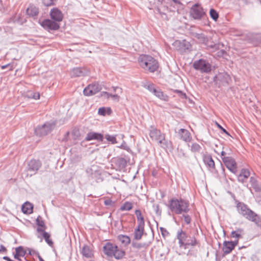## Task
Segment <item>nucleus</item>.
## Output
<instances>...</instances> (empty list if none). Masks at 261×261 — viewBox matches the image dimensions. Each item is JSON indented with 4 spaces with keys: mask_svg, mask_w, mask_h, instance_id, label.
Wrapping results in <instances>:
<instances>
[{
    "mask_svg": "<svg viewBox=\"0 0 261 261\" xmlns=\"http://www.w3.org/2000/svg\"><path fill=\"white\" fill-rule=\"evenodd\" d=\"M28 251H29V254H30V255H32V254H35L36 255V251H35V250H33L31 249H28Z\"/></svg>",
    "mask_w": 261,
    "mask_h": 261,
    "instance_id": "obj_59",
    "label": "nucleus"
},
{
    "mask_svg": "<svg viewBox=\"0 0 261 261\" xmlns=\"http://www.w3.org/2000/svg\"><path fill=\"white\" fill-rule=\"evenodd\" d=\"M234 248L230 241H225L223 242V251L225 254L230 253Z\"/></svg>",
    "mask_w": 261,
    "mask_h": 261,
    "instance_id": "obj_28",
    "label": "nucleus"
},
{
    "mask_svg": "<svg viewBox=\"0 0 261 261\" xmlns=\"http://www.w3.org/2000/svg\"><path fill=\"white\" fill-rule=\"evenodd\" d=\"M81 253L86 258H91L93 255V251L91 247L87 245H84L81 250Z\"/></svg>",
    "mask_w": 261,
    "mask_h": 261,
    "instance_id": "obj_23",
    "label": "nucleus"
},
{
    "mask_svg": "<svg viewBox=\"0 0 261 261\" xmlns=\"http://www.w3.org/2000/svg\"><path fill=\"white\" fill-rule=\"evenodd\" d=\"M3 258L4 259V260H7V261H12V259H11L9 257L7 256H5L3 257Z\"/></svg>",
    "mask_w": 261,
    "mask_h": 261,
    "instance_id": "obj_62",
    "label": "nucleus"
},
{
    "mask_svg": "<svg viewBox=\"0 0 261 261\" xmlns=\"http://www.w3.org/2000/svg\"><path fill=\"white\" fill-rule=\"evenodd\" d=\"M174 3L177 4H180L181 3L179 0H172Z\"/></svg>",
    "mask_w": 261,
    "mask_h": 261,
    "instance_id": "obj_64",
    "label": "nucleus"
},
{
    "mask_svg": "<svg viewBox=\"0 0 261 261\" xmlns=\"http://www.w3.org/2000/svg\"><path fill=\"white\" fill-rule=\"evenodd\" d=\"M88 72V70L85 68L75 67L71 70L70 74L72 77H80L87 75Z\"/></svg>",
    "mask_w": 261,
    "mask_h": 261,
    "instance_id": "obj_15",
    "label": "nucleus"
},
{
    "mask_svg": "<svg viewBox=\"0 0 261 261\" xmlns=\"http://www.w3.org/2000/svg\"><path fill=\"white\" fill-rule=\"evenodd\" d=\"M194 37L198 40L200 43L205 45L208 48L212 49L214 51L217 50L220 48L221 44L220 43H215L211 40V38L208 37L202 33H194L193 34Z\"/></svg>",
    "mask_w": 261,
    "mask_h": 261,
    "instance_id": "obj_4",
    "label": "nucleus"
},
{
    "mask_svg": "<svg viewBox=\"0 0 261 261\" xmlns=\"http://www.w3.org/2000/svg\"><path fill=\"white\" fill-rule=\"evenodd\" d=\"M249 182L251 185V188L256 192H260L261 191V182L258 181L254 176H251L249 179Z\"/></svg>",
    "mask_w": 261,
    "mask_h": 261,
    "instance_id": "obj_20",
    "label": "nucleus"
},
{
    "mask_svg": "<svg viewBox=\"0 0 261 261\" xmlns=\"http://www.w3.org/2000/svg\"><path fill=\"white\" fill-rule=\"evenodd\" d=\"M103 93L107 95L108 97H111L117 99H119V96L118 95V94H112L109 93L107 92H104Z\"/></svg>",
    "mask_w": 261,
    "mask_h": 261,
    "instance_id": "obj_53",
    "label": "nucleus"
},
{
    "mask_svg": "<svg viewBox=\"0 0 261 261\" xmlns=\"http://www.w3.org/2000/svg\"><path fill=\"white\" fill-rule=\"evenodd\" d=\"M189 201L181 198H172L169 201L170 210L177 215L189 212Z\"/></svg>",
    "mask_w": 261,
    "mask_h": 261,
    "instance_id": "obj_2",
    "label": "nucleus"
},
{
    "mask_svg": "<svg viewBox=\"0 0 261 261\" xmlns=\"http://www.w3.org/2000/svg\"><path fill=\"white\" fill-rule=\"evenodd\" d=\"M115 165L117 170H124L127 165L126 160L123 158H119L116 160Z\"/></svg>",
    "mask_w": 261,
    "mask_h": 261,
    "instance_id": "obj_22",
    "label": "nucleus"
},
{
    "mask_svg": "<svg viewBox=\"0 0 261 261\" xmlns=\"http://www.w3.org/2000/svg\"><path fill=\"white\" fill-rule=\"evenodd\" d=\"M161 147H162L164 149H169L172 147V143L171 141L166 139L165 138L164 139H163V143Z\"/></svg>",
    "mask_w": 261,
    "mask_h": 261,
    "instance_id": "obj_42",
    "label": "nucleus"
},
{
    "mask_svg": "<svg viewBox=\"0 0 261 261\" xmlns=\"http://www.w3.org/2000/svg\"><path fill=\"white\" fill-rule=\"evenodd\" d=\"M42 3L46 7L54 5V0H42Z\"/></svg>",
    "mask_w": 261,
    "mask_h": 261,
    "instance_id": "obj_48",
    "label": "nucleus"
},
{
    "mask_svg": "<svg viewBox=\"0 0 261 261\" xmlns=\"http://www.w3.org/2000/svg\"><path fill=\"white\" fill-rule=\"evenodd\" d=\"M244 234V231L242 228H238L236 230L231 232V237L233 238L239 239L242 238V236Z\"/></svg>",
    "mask_w": 261,
    "mask_h": 261,
    "instance_id": "obj_35",
    "label": "nucleus"
},
{
    "mask_svg": "<svg viewBox=\"0 0 261 261\" xmlns=\"http://www.w3.org/2000/svg\"><path fill=\"white\" fill-rule=\"evenodd\" d=\"M50 16L51 19L57 23L62 21L63 18L62 12L57 8H54L51 9Z\"/></svg>",
    "mask_w": 261,
    "mask_h": 261,
    "instance_id": "obj_14",
    "label": "nucleus"
},
{
    "mask_svg": "<svg viewBox=\"0 0 261 261\" xmlns=\"http://www.w3.org/2000/svg\"><path fill=\"white\" fill-rule=\"evenodd\" d=\"M113 91L114 92H118L120 93L122 92V89L121 88H119L118 87H113Z\"/></svg>",
    "mask_w": 261,
    "mask_h": 261,
    "instance_id": "obj_56",
    "label": "nucleus"
},
{
    "mask_svg": "<svg viewBox=\"0 0 261 261\" xmlns=\"http://www.w3.org/2000/svg\"><path fill=\"white\" fill-rule=\"evenodd\" d=\"M210 15L211 17L215 21H216L219 17L218 13L214 9H211L210 11Z\"/></svg>",
    "mask_w": 261,
    "mask_h": 261,
    "instance_id": "obj_44",
    "label": "nucleus"
},
{
    "mask_svg": "<svg viewBox=\"0 0 261 261\" xmlns=\"http://www.w3.org/2000/svg\"><path fill=\"white\" fill-rule=\"evenodd\" d=\"M203 160L204 164L209 168L214 169L215 168V162L212 157L210 154H205L203 156Z\"/></svg>",
    "mask_w": 261,
    "mask_h": 261,
    "instance_id": "obj_26",
    "label": "nucleus"
},
{
    "mask_svg": "<svg viewBox=\"0 0 261 261\" xmlns=\"http://www.w3.org/2000/svg\"><path fill=\"white\" fill-rule=\"evenodd\" d=\"M39 23L44 30L48 32L57 31L60 28L59 24L52 19H45L42 21L39 20Z\"/></svg>",
    "mask_w": 261,
    "mask_h": 261,
    "instance_id": "obj_9",
    "label": "nucleus"
},
{
    "mask_svg": "<svg viewBox=\"0 0 261 261\" xmlns=\"http://www.w3.org/2000/svg\"><path fill=\"white\" fill-rule=\"evenodd\" d=\"M144 231V226L138 225L135 229L134 239L139 240L142 238Z\"/></svg>",
    "mask_w": 261,
    "mask_h": 261,
    "instance_id": "obj_24",
    "label": "nucleus"
},
{
    "mask_svg": "<svg viewBox=\"0 0 261 261\" xmlns=\"http://www.w3.org/2000/svg\"><path fill=\"white\" fill-rule=\"evenodd\" d=\"M40 93L37 92H30L27 94V97L29 98H32L35 100L40 98Z\"/></svg>",
    "mask_w": 261,
    "mask_h": 261,
    "instance_id": "obj_40",
    "label": "nucleus"
},
{
    "mask_svg": "<svg viewBox=\"0 0 261 261\" xmlns=\"http://www.w3.org/2000/svg\"><path fill=\"white\" fill-rule=\"evenodd\" d=\"M142 86L152 94L154 93V92H155L156 89V88L154 87V84L148 82L142 83Z\"/></svg>",
    "mask_w": 261,
    "mask_h": 261,
    "instance_id": "obj_37",
    "label": "nucleus"
},
{
    "mask_svg": "<svg viewBox=\"0 0 261 261\" xmlns=\"http://www.w3.org/2000/svg\"><path fill=\"white\" fill-rule=\"evenodd\" d=\"M117 240L125 247L127 246L130 243L129 237L126 235L119 234L117 236Z\"/></svg>",
    "mask_w": 261,
    "mask_h": 261,
    "instance_id": "obj_29",
    "label": "nucleus"
},
{
    "mask_svg": "<svg viewBox=\"0 0 261 261\" xmlns=\"http://www.w3.org/2000/svg\"><path fill=\"white\" fill-rule=\"evenodd\" d=\"M248 220L254 222L257 226L261 227V219L254 212L252 213V215L251 214L248 218Z\"/></svg>",
    "mask_w": 261,
    "mask_h": 261,
    "instance_id": "obj_33",
    "label": "nucleus"
},
{
    "mask_svg": "<svg viewBox=\"0 0 261 261\" xmlns=\"http://www.w3.org/2000/svg\"><path fill=\"white\" fill-rule=\"evenodd\" d=\"M181 139L183 141L188 142L191 141L192 137L190 133L187 129L184 128H180L178 131Z\"/></svg>",
    "mask_w": 261,
    "mask_h": 261,
    "instance_id": "obj_21",
    "label": "nucleus"
},
{
    "mask_svg": "<svg viewBox=\"0 0 261 261\" xmlns=\"http://www.w3.org/2000/svg\"><path fill=\"white\" fill-rule=\"evenodd\" d=\"M250 172L247 169H242L239 174L238 175V181L244 184L250 176Z\"/></svg>",
    "mask_w": 261,
    "mask_h": 261,
    "instance_id": "obj_18",
    "label": "nucleus"
},
{
    "mask_svg": "<svg viewBox=\"0 0 261 261\" xmlns=\"http://www.w3.org/2000/svg\"><path fill=\"white\" fill-rule=\"evenodd\" d=\"M176 237L178 240L179 247H183L185 249L188 248L190 246L194 247L199 245L194 235L189 234L182 229L178 230Z\"/></svg>",
    "mask_w": 261,
    "mask_h": 261,
    "instance_id": "obj_1",
    "label": "nucleus"
},
{
    "mask_svg": "<svg viewBox=\"0 0 261 261\" xmlns=\"http://www.w3.org/2000/svg\"><path fill=\"white\" fill-rule=\"evenodd\" d=\"M190 14L193 19L201 20L205 15V12L199 4L196 3L191 8Z\"/></svg>",
    "mask_w": 261,
    "mask_h": 261,
    "instance_id": "obj_8",
    "label": "nucleus"
},
{
    "mask_svg": "<svg viewBox=\"0 0 261 261\" xmlns=\"http://www.w3.org/2000/svg\"><path fill=\"white\" fill-rule=\"evenodd\" d=\"M111 112V110L109 108L106 109L105 107H101L98 109V114L101 116H105L107 113L110 114Z\"/></svg>",
    "mask_w": 261,
    "mask_h": 261,
    "instance_id": "obj_41",
    "label": "nucleus"
},
{
    "mask_svg": "<svg viewBox=\"0 0 261 261\" xmlns=\"http://www.w3.org/2000/svg\"><path fill=\"white\" fill-rule=\"evenodd\" d=\"M36 224L41 227H45L44 221L42 220L40 216L38 217L36 220Z\"/></svg>",
    "mask_w": 261,
    "mask_h": 261,
    "instance_id": "obj_47",
    "label": "nucleus"
},
{
    "mask_svg": "<svg viewBox=\"0 0 261 261\" xmlns=\"http://www.w3.org/2000/svg\"><path fill=\"white\" fill-rule=\"evenodd\" d=\"M0 67L2 69H8V71L12 70L14 68L13 63H8L6 65H1Z\"/></svg>",
    "mask_w": 261,
    "mask_h": 261,
    "instance_id": "obj_46",
    "label": "nucleus"
},
{
    "mask_svg": "<svg viewBox=\"0 0 261 261\" xmlns=\"http://www.w3.org/2000/svg\"><path fill=\"white\" fill-rule=\"evenodd\" d=\"M136 215L138 225L145 226V221L143 216L142 215L141 212L140 210H136L135 212Z\"/></svg>",
    "mask_w": 261,
    "mask_h": 261,
    "instance_id": "obj_34",
    "label": "nucleus"
},
{
    "mask_svg": "<svg viewBox=\"0 0 261 261\" xmlns=\"http://www.w3.org/2000/svg\"><path fill=\"white\" fill-rule=\"evenodd\" d=\"M201 149V146L197 143H193L191 146V151L193 152H198Z\"/></svg>",
    "mask_w": 261,
    "mask_h": 261,
    "instance_id": "obj_45",
    "label": "nucleus"
},
{
    "mask_svg": "<svg viewBox=\"0 0 261 261\" xmlns=\"http://www.w3.org/2000/svg\"><path fill=\"white\" fill-rule=\"evenodd\" d=\"M27 13L30 17H35L39 13L38 8L33 5H30L27 9Z\"/></svg>",
    "mask_w": 261,
    "mask_h": 261,
    "instance_id": "obj_31",
    "label": "nucleus"
},
{
    "mask_svg": "<svg viewBox=\"0 0 261 261\" xmlns=\"http://www.w3.org/2000/svg\"><path fill=\"white\" fill-rule=\"evenodd\" d=\"M230 153L229 152H226V151H222L221 152V159L222 160V158H224V157H229V155H230Z\"/></svg>",
    "mask_w": 261,
    "mask_h": 261,
    "instance_id": "obj_54",
    "label": "nucleus"
},
{
    "mask_svg": "<svg viewBox=\"0 0 261 261\" xmlns=\"http://www.w3.org/2000/svg\"><path fill=\"white\" fill-rule=\"evenodd\" d=\"M138 63L143 69L149 72H154L159 68L157 60L149 55H140L138 58Z\"/></svg>",
    "mask_w": 261,
    "mask_h": 261,
    "instance_id": "obj_3",
    "label": "nucleus"
},
{
    "mask_svg": "<svg viewBox=\"0 0 261 261\" xmlns=\"http://www.w3.org/2000/svg\"><path fill=\"white\" fill-rule=\"evenodd\" d=\"M222 161L226 168L232 173H236L237 171V164L235 160L231 156L224 157Z\"/></svg>",
    "mask_w": 261,
    "mask_h": 261,
    "instance_id": "obj_11",
    "label": "nucleus"
},
{
    "mask_svg": "<svg viewBox=\"0 0 261 261\" xmlns=\"http://www.w3.org/2000/svg\"><path fill=\"white\" fill-rule=\"evenodd\" d=\"M117 248V246L110 242L107 243L103 247L104 253L108 256H112L114 251Z\"/></svg>",
    "mask_w": 261,
    "mask_h": 261,
    "instance_id": "obj_16",
    "label": "nucleus"
},
{
    "mask_svg": "<svg viewBox=\"0 0 261 261\" xmlns=\"http://www.w3.org/2000/svg\"><path fill=\"white\" fill-rule=\"evenodd\" d=\"M33 208V205L29 202H25L21 206L22 212L24 214H30L32 213Z\"/></svg>",
    "mask_w": 261,
    "mask_h": 261,
    "instance_id": "obj_30",
    "label": "nucleus"
},
{
    "mask_svg": "<svg viewBox=\"0 0 261 261\" xmlns=\"http://www.w3.org/2000/svg\"><path fill=\"white\" fill-rule=\"evenodd\" d=\"M115 203V202L114 201H113L111 199H106L105 201H104V204L106 205V206H113L114 204Z\"/></svg>",
    "mask_w": 261,
    "mask_h": 261,
    "instance_id": "obj_50",
    "label": "nucleus"
},
{
    "mask_svg": "<svg viewBox=\"0 0 261 261\" xmlns=\"http://www.w3.org/2000/svg\"><path fill=\"white\" fill-rule=\"evenodd\" d=\"M101 89V86L98 83H94L89 85L83 90L84 94L85 96L93 95Z\"/></svg>",
    "mask_w": 261,
    "mask_h": 261,
    "instance_id": "obj_10",
    "label": "nucleus"
},
{
    "mask_svg": "<svg viewBox=\"0 0 261 261\" xmlns=\"http://www.w3.org/2000/svg\"><path fill=\"white\" fill-rule=\"evenodd\" d=\"M55 126V123L46 122L42 125L36 127L35 129V133L39 137L46 136L51 132Z\"/></svg>",
    "mask_w": 261,
    "mask_h": 261,
    "instance_id": "obj_6",
    "label": "nucleus"
},
{
    "mask_svg": "<svg viewBox=\"0 0 261 261\" xmlns=\"http://www.w3.org/2000/svg\"><path fill=\"white\" fill-rule=\"evenodd\" d=\"M217 124L218 127L220 129H221L223 133H224L225 134H226L227 135H229V134L228 133V132L225 128H224L221 125H220L218 123H217Z\"/></svg>",
    "mask_w": 261,
    "mask_h": 261,
    "instance_id": "obj_55",
    "label": "nucleus"
},
{
    "mask_svg": "<svg viewBox=\"0 0 261 261\" xmlns=\"http://www.w3.org/2000/svg\"><path fill=\"white\" fill-rule=\"evenodd\" d=\"M153 94L161 100L165 101L168 100V96L159 89H156Z\"/></svg>",
    "mask_w": 261,
    "mask_h": 261,
    "instance_id": "obj_32",
    "label": "nucleus"
},
{
    "mask_svg": "<svg viewBox=\"0 0 261 261\" xmlns=\"http://www.w3.org/2000/svg\"><path fill=\"white\" fill-rule=\"evenodd\" d=\"M237 208L239 214L248 219L253 211L248 208V206L243 202H239L237 204Z\"/></svg>",
    "mask_w": 261,
    "mask_h": 261,
    "instance_id": "obj_13",
    "label": "nucleus"
},
{
    "mask_svg": "<svg viewBox=\"0 0 261 261\" xmlns=\"http://www.w3.org/2000/svg\"><path fill=\"white\" fill-rule=\"evenodd\" d=\"M6 251V247L4 245H1V246H0V252Z\"/></svg>",
    "mask_w": 261,
    "mask_h": 261,
    "instance_id": "obj_60",
    "label": "nucleus"
},
{
    "mask_svg": "<svg viewBox=\"0 0 261 261\" xmlns=\"http://www.w3.org/2000/svg\"><path fill=\"white\" fill-rule=\"evenodd\" d=\"M231 81L230 75L225 72H219L214 77V82L218 85L219 87L227 86Z\"/></svg>",
    "mask_w": 261,
    "mask_h": 261,
    "instance_id": "obj_7",
    "label": "nucleus"
},
{
    "mask_svg": "<svg viewBox=\"0 0 261 261\" xmlns=\"http://www.w3.org/2000/svg\"><path fill=\"white\" fill-rule=\"evenodd\" d=\"M164 134L160 130L153 126H151L149 130V136L152 140H158Z\"/></svg>",
    "mask_w": 261,
    "mask_h": 261,
    "instance_id": "obj_19",
    "label": "nucleus"
},
{
    "mask_svg": "<svg viewBox=\"0 0 261 261\" xmlns=\"http://www.w3.org/2000/svg\"><path fill=\"white\" fill-rule=\"evenodd\" d=\"M15 254L14 255V257L15 259L21 260L20 259V257H23L25 256L27 253L26 250H24L23 247L18 246L15 248Z\"/></svg>",
    "mask_w": 261,
    "mask_h": 261,
    "instance_id": "obj_25",
    "label": "nucleus"
},
{
    "mask_svg": "<svg viewBox=\"0 0 261 261\" xmlns=\"http://www.w3.org/2000/svg\"><path fill=\"white\" fill-rule=\"evenodd\" d=\"M36 256L38 258L39 261H44L42 257L40 255L39 253L38 252H36Z\"/></svg>",
    "mask_w": 261,
    "mask_h": 261,
    "instance_id": "obj_61",
    "label": "nucleus"
},
{
    "mask_svg": "<svg viewBox=\"0 0 261 261\" xmlns=\"http://www.w3.org/2000/svg\"><path fill=\"white\" fill-rule=\"evenodd\" d=\"M230 242H231V244L234 248L238 244L239 239H237V240H234L233 241H230Z\"/></svg>",
    "mask_w": 261,
    "mask_h": 261,
    "instance_id": "obj_57",
    "label": "nucleus"
},
{
    "mask_svg": "<svg viewBox=\"0 0 261 261\" xmlns=\"http://www.w3.org/2000/svg\"><path fill=\"white\" fill-rule=\"evenodd\" d=\"M133 208V204L131 202L126 201L121 206L120 210L121 211H129Z\"/></svg>",
    "mask_w": 261,
    "mask_h": 261,
    "instance_id": "obj_39",
    "label": "nucleus"
},
{
    "mask_svg": "<svg viewBox=\"0 0 261 261\" xmlns=\"http://www.w3.org/2000/svg\"><path fill=\"white\" fill-rule=\"evenodd\" d=\"M182 217L184 218V221L187 224L191 223V218L189 215L183 214Z\"/></svg>",
    "mask_w": 261,
    "mask_h": 261,
    "instance_id": "obj_49",
    "label": "nucleus"
},
{
    "mask_svg": "<svg viewBox=\"0 0 261 261\" xmlns=\"http://www.w3.org/2000/svg\"><path fill=\"white\" fill-rule=\"evenodd\" d=\"M42 166L38 160H31L28 164L27 171L30 172V176L35 174Z\"/></svg>",
    "mask_w": 261,
    "mask_h": 261,
    "instance_id": "obj_12",
    "label": "nucleus"
},
{
    "mask_svg": "<svg viewBox=\"0 0 261 261\" xmlns=\"http://www.w3.org/2000/svg\"><path fill=\"white\" fill-rule=\"evenodd\" d=\"M132 246L134 248L140 249L141 248H146L148 245L146 243H138L133 241L132 243Z\"/></svg>",
    "mask_w": 261,
    "mask_h": 261,
    "instance_id": "obj_38",
    "label": "nucleus"
},
{
    "mask_svg": "<svg viewBox=\"0 0 261 261\" xmlns=\"http://www.w3.org/2000/svg\"><path fill=\"white\" fill-rule=\"evenodd\" d=\"M119 147L121 148H123V149H127L126 148H127V146L125 143V142H123L122 144L119 146Z\"/></svg>",
    "mask_w": 261,
    "mask_h": 261,
    "instance_id": "obj_58",
    "label": "nucleus"
},
{
    "mask_svg": "<svg viewBox=\"0 0 261 261\" xmlns=\"http://www.w3.org/2000/svg\"><path fill=\"white\" fill-rule=\"evenodd\" d=\"M37 231L39 232H41L42 237L44 238L45 242L50 246H51L53 245V242L49 239L50 234L46 232L44 229L42 228L38 227L37 228Z\"/></svg>",
    "mask_w": 261,
    "mask_h": 261,
    "instance_id": "obj_27",
    "label": "nucleus"
},
{
    "mask_svg": "<svg viewBox=\"0 0 261 261\" xmlns=\"http://www.w3.org/2000/svg\"><path fill=\"white\" fill-rule=\"evenodd\" d=\"M103 139V135L96 132H89L85 138V140L89 141L91 140H97L98 141H102Z\"/></svg>",
    "mask_w": 261,
    "mask_h": 261,
    "instance_id": "obj_17",
    "label": "nucleus"
},
{
    "mask_svg": "<svg viewBox=\"0 0 261 261\" xmlns=\"http://www.w3.org/2000/svg\"><path fill=\"white\" fill-rule=\"evenodd\" d=\"M176 92L177 93H180L181 94V95H183L184 96L186 97V94L183 93L182 91H180V90H176Z\"/></svg>",
    "mask_w": 261,
    "mask_h": 261,
    "instance_id": "obj_63",
    "label": "nucleus"
},
{
    "mask_svg": "<svg viewBox=\"0 0 261 261\" xmlns=\"http://www.w3.org/2000/svg\"><path fill=\"white\" fill-rule=\"evenodd\" d=\"M165 138V134H164L163 135H162L158 140H156V141H158L159 144L160 145L161 147L162 146V145L163 143V139H164Z\"/></svg>",
    "mask_w": 261,
    "mask_h": 261,
    "instance_id": "obj_52",
    "label": "nucleus"
},
{
    "mask_svg": "<svg viewBox=\"0 0 261 261\" xmlns=\"http://www.w3.org/2000/svg\"><path fill=\"white\" fill-rule=\"evenodd\" d=\"M105 138L108 141L110 142L112 144H115L117 143V141H116L115 136L107 134L105 136Z\"/></svg>",
    "mask_w": 261,
    "mask_h": 261,
    "instance_id": "obj_43",
    "label": "nucleus"
},
{
    "mask_svg": "<svg viewBox=\"0 0 261 261\" xmlns=\"http://www.w3.org/2000/svg\"><path fill=\"white\" fill-rule=\"evenodd\" d=\"M161 232L164 237H165L169 235V232L167 229L164 227H161L160 228Z\"/></svg>",
    "mask_w": 261,
    "mask_h": 261,
    "instance_id": "obj_51",
    "label": "nucleus"
},
{
    "mask_svg": "<svg viewBox=\"0 0 261 261\" xmlns=\"http://www.w3.org/2000/svg\"><path fill=\"white\" fill-rule=\"evenodd\" d=\"M115 251L113 256L117 259L122 258L125 254V252L122 249H120L117 247V248Z\"/></svg>",
    "mask_w": 261,
    "mask_h": 261,
    "instance_id": "obj_36",
    "label": "nucleus"
},
{
    "mask_svg": "<svg viewBox=\"0 0 261 261\" xmlns=\"http://www.w3.org/2000/svg\"><path fill=\"white\" fill-rule=\"evenodd\" d=\"M193 68L201 73H208L212 70V66L208 61L203 59L195 61L193 64Z\"/></svg>",
    "mask_w": 261,
    "mask_h": 261,
    "instance_id": "obj_5",
    "label": "nucleus"
}]
</instances>
